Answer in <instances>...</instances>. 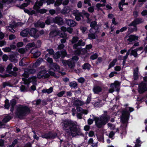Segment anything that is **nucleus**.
Segmentation results:
<instances>
[{"label": "nucleus", "instance_id": "58836bf2", "mask_svg": "<svg viewBox=\"0 0 147 147\" xmlns=\"http://www.w3.org/2000/svg\"><path fill=\"white\" fill-rule=\"evenodd\" d=\"M28 71L25 68L24 69V73L22 75V76L26 78H28L30 74L28 72Z\"/></svg>", "mask_w": 147, "mask_h": 147}, {"label": "nucleus", "instance_id": "052dcab7", "mask_svg": "<svg viewBox=\"0 0 147 147\" xmlns=\"http://www.w3.org/2000/svg\"><path fill=\"white\" fill-rule=\"evenodd\" d=\"M53 20V18H48L46 20L45 22V23L47 24H49Z\"/></svg>", "mask_w": 147, "mask_h": 147}, {"label": "nucleus", "instance_id": "b1692460", "mask_svg": "<svg viewBox=\"0 0 147 147\" xmlns=\"http://www.w3.org/2000/svg\"><path fill=\"white\" fill-rule=\"evenodd\" d=\"M125 0H121V1L119 3V7L120 11L123 10V6L124 5H127L128 3H125Z\"/></svg>", "mask_w": 147, "mask_h": 147}, {"label": "nucleus", "instance_id": "bb28decb", "mask_svg": "<svg viewBox=\"0 0 147 147\" xmlns=\"http://www.w3.org/2000/svg\"><path fill=\"white\" fill-rule=\"evenodd\" d=\"M54 21L59 25L62 24L63 23L62 18L59 17H57L55 18L54 19Z\"/></svg>", "mask_w": 147, "mask_h": 147}, {"label": "nucleus", "instance_id": "f8f14e48", "mask_svg": "<svg viewBox=\"0 0 147 147\" xmlns=\"http://www.w3.org/2000/svg\"><path fill=\"white\" fill-rule=\"evenodd\" d=\"M62 63L63 65L66 66L68 65L69 67L72 68L74 66V62L72 60H69L68 61L63 60L62 61Z\"/></svg>", "mask_w": 147, "mask_h": 147}, {"label": "nucleus", "instance_id": "c85d7f7f", "mask_svg": "<svg viewBox=\"0 0 147 147\" xmlns=\"http://www.w3.org/2000/svg\"><path fill=\"white\" fill-rule=\"evenodd\" d=\"M82 13L77 11L75 14V19L78 21H80L81 19V17L82 16Z\"/></svg>", "mask_w": 147, "mask_h": 147}, {"label": "nucleus", "instance_id": "6ab92c4d", "mask_svg": "<svg viewBox=\"0 0 147 147\" xmlns=\"http://www.w3.org/2000/svg\"><path fill=\"white\" fill-rule=\"evenodd\" d=\"M102 90V88L99 86H96L94 87L93 91L95 94H98L101 92Z\"/></svg>", "mask_w": 147, "mask_h": 147}, {"label": "nucleus", "instance_id": "2eb2a0df", "mask_svg": "<svg viewBox=\"0 0 147 147\" xmlns=\"http://www.w3.org/2000/svg\"><path fill=\"white\" fill-rule=\"evenodd\" d=\"M17 56L16 54H11L9 56V60L11 62L15 63H16L18 61L17 59Z\"/></svg>", "mask_w": 147, "mask_h": 147}, {"label": "nucleus", "instance_id": "aec40b11", "mask_svg": "<svg viewBox=\"0 0 147 147\" xmlns=\"http://www.w3.org/2000/svg\"><path fill=\"white\" fill-rule=\"evenodd\" d=\"M139 73V69L138 67H137L134 69V71L133 78L134 80H137L138 79Z\"/></svg>", "mask_w": 147, "mask_h": 147}, {"label": "nucleus", "instance_id": "393cba45", "mask_svg": "<svg viewBox=\"0 0 147 147\" xmlns=\"http://www.w3.org/2000/svg\"><path fill=\"white\" fill-rule=\"evenodd\" d=\"M66 23L68 25L71 27H74L76 25V23L74 21L71 20H67Z\"/></svg>", "mask_w": 147, "mask_h": 147}, {"label": "nucleus", "instance_id": "473e14b6", "mask_svg": "<svg viewBox=\"0 0 147 147\" xmlns=\"http://www.w3.org/2000/svg\"><path fill=\"white\" fill-rule=\"evenodd\" d=\"M96 25L97 22L95 21L90 22V26L92 28L90 30V32H93L92 31L93 28H94Z\"/></svg>", "mask_w": 147, "mask_h": 147}, {"label": "nucleus", "instance_id": "f03ea898", "mask_svg": "<svg viewBox=\"0 0 147 147\" xmlns=\"http://www.w3.org/2000/svg\"><path fill=\"white\" fill-rule=\"evenodd\" d=\"M30 108L27 106L20 105L16 109V115L17 118L20 119L30 113Z\"/></svg>", "mask_w": 147, "mask_h": 147}, {"label": "nucleus", "instance_id": "8fccbe9b", "mask_svg": "<svg viewBox=\"0 0 147 147\" xmlns=\"http://www.w3.org/2000/svg\"><path fill=\"white\" fill-rule=\"evenodd\" d=\"M97 138L99 141L102 142H104V140L103 134L98 135L97 136Z\"/></svg>", "mask_w": 147, "mask_h": 147}, {"label": "nucleus", "instance_id": "2f4dec72", "mask_svg": "<svg viewBox=\"0 0 147 147\" xmlns=\"http://www.w3.org/2000/svg\"><path fill=\"white\" fill-rule=\"evenodd\" d=\"M11 119V117L9 115H7L3 119L2 121L3 123H6L8 122Z\"/></svg>", "mask_w": 147, "mask_h": 147}, {"label": "nucleus", "instance_id": "a878e982", "mask_svg": "<svg viewBox=\"0 0 147 147\" xmlns=\"http://www.w3.org/2000/svg\"><path fill=\"white\" fill-rule=\"evenodd\" d=\"M71 11V9L69 7H64L61 11V13L63 14H67Z\"/></svg>", "mask_w": 147, "mask_h": 147}, {"label": "nucleus", "instance_id": "69168bd1", "mask_svg": "<svg viewBox=\"0 0 147 147\" xmlns=\"http://www.w3.org/2000/svg\"><path fill=\"white\" fill-rule=\"evenodd\" d=\"M108 127H109L111 130H114L115 129V126L113 125L110 123H108L107 124Z\"/></svg>", "mask_w": 147, "mask_h": 147}, {"label": "nucleus", "instance_id": "4c0bfd02", "mask_svg": "<svg viewBox=\"0 0 147 147\" xmlns=\"http://www.w3.org/2000/svg\"><path fill=\"white\" fill-rule=\"evenodd\" d=\"M49 56V55L48 54L46 55L45 56V59L48 62L50 63L51 64H52L53 59L52 58L48 57Z\"/></svg>", "mask_w": 147, "mask_h": 147}, {"label": "nucleus", "instance_id": "e433bc0d", "mask_svg": "<svg viewBox=\"0 0 147 147\" xmlns=\"http://www.w3.org/2000/svg\"><path fill=\"white\" fill-rule=\"evenodd\" d=\"M117 59H114L113 61L110 63L109 65V68L108 69H109L111 67H113L114 66L116 62L117 61Z\"/></svg>", "mask_w": 147, "mask_h": 147}, {"label": "nucleus", "instance_id": "20e7f679", "mask_svg": "<svg viewBox=\"0 0 147 147\" xmlns=\"http://www.w3.org/2000/svg\"><path fill=\"white\" fill-rule=\"evenodd\" d=\"M134 109L132 108H127L126 110L124 111L122 113V115L121 117V120L123 122H126L127 121L130 113L127 111L129 110L130 112H132Z\"/></svg>", "mask_w": 147, "mask_h": 147}, {"label": "nucleus", "instance_id": "ea45409f", "mask_svg": "<svg viewBox=\"0 0 147 147\" xmlns=\"http://www.w3.org/2000/svg\"><path fill=\"white\" fill-rule=\"evenodd\" d=\"M77 110L78 111L80 112L81 113L85 114H87L88 112L87 110H84L82 108L80 107H78L77 108Z\"/></svg>", "mask_w": 147, "mask_h": 147}, {"label": "nucleus", "instance_id": "7c9ffc66", "mask_svg": "<svg viewBox=\"0 0 147 147\" xmlns=\"http://www.w3.org/2000/svg\"><path fill=\"white\" fill-rule=\"evenodd\" d=\"M35 44L34 42L32 43H28L26 46V49L27 50H29L30 48L34 47L35 46Z\"/></svg>", "mask_w": 147, "mask_h": 147}, {"label": "nucleus", "instance_id": "ddd939ff", "mask_svg": "<svg viewBox=\"0 0 147 147\" xmlns=\"http://www.w3.org/2000/svg\"><path fill=\"white\" fill-rule=\"evenodd\" d=\"M144 22L143 19L141 18H138L135 20L131 23L129 24V26H135L137 24H140Z\"/></svg>", "mask_w": 147, "mask_h": 147}, {"label": "nucleus", "instance_id": "dca6fc26", "mask_svg": "<svg viewBox=\"0 0 147 147\" xmlns=\"http://www.w3.org/2000/svg\"><path fill=\"white\" fill-rule=\"evenodd\" d=\"M29 29L28 28H26L22 31L20 33V35L23 37H27L29 34Z\"/></svg>", "mask_w": 147, "mask_h": 147}, {"label": "nucleus", "instance_id": "423d86ee", "mask_svg": "<svg viewBox=\"0 0 147 147\" xmlns=\"http://www.w3.org/2000/svg\"><path fill=\"white\" fill-rule=\"evenodd\" d=\"M61 30L63 31V32H57L56 31H52L50 33V35L52 37H53L56 36L57 35H59L61 37L63 38L66 36V34L64 32L67 30V29L66 27L63 26L61 28Z\"/></svg>", "mask_w": 147, "mask_h": 147}, {"label": "nucleus", "instance_id": "a211bd4d", "mask_svg": "<svg viewBox=\"0 0 147 147\" xmlns=\"http://www.w3.org/2000/svg\"><path fill=\"white\" fill-rule=\"evenodd\" d=\"M50 67L53 69L54 71H59V66L55 63H53L50 65Z\"/></svg>", "mask_w": 147, "mask_h": 147}, {"label": "nucleus", "instance_id": "6e6552de", "mask_svg": "<svg viewBox=\"0 0 147 147\" xmlns=\"http://www.w3.org/2000/svg\"><path fill=\"white\" fill-rule=\"evenodd\" d=\"M132 49L131 48L130 49L131 55H133L135 57H137L138 54H140L143 52V51H142L141 52H140V51L142 50L143 47H142L134 50Z\"/></svg>", "mask_w": 147, "mask_h": 147}, {"label": "nucleus", "instance_id": "4be33fe9", "mask_svg": "<svg viewBox=\"0 0 147 147\" xmlns=\"http://www.w3.org/2000/svg\"><path fill=\"white\" fill-rule=\"evenodd\" d=\"M88 144H90L91 147H97V142L94 141L92 138H90L88 141Z\"/></svg>", "mask_w": 147, "mask_h": 147}, {"label": "nucleus", "instance_id": "9d476101", "mask_svg": "<svg viewBox=\"0 0 147 147\" xmlns=\"http://www.w3.org/2000/svg\"><path fill=\"white\" fill-rule=\"evenodd\" d=\"M37 77L36 76H33L29 78L28 79H26L24 81V84H29V83L31 82H34V84H37Z\"/></svg>", "mask_w": 147, "mask_h": 147}, {"label": "nucleus", "instance_id": "39448f33", "mask_svg": "<svg viewBox=\"0 0 147 147\" xmlns=\"http://www.w3.org/2000/svg\"><path fill=\"white\" fill-rule=\"evenodd\" d=\"M120 84V82L117 81H115L114 83L111 84L110 88L109 90V92L112 93L115 90L118 91L119 90Z\"/></svg>", "mask_w": 147, "mask_h": 147}, {"label": "nucleus", "instance_id": "49530a36", "mask_svg": "<svg viewBox=\"0 0 147 147\" xmlns=\"http://www.w3.org/2000/svg\"><path fill=\"white\" fill-rule=\"evenodd\" d=\"M88 37L89 39H94L96 38V35L95 34L91 33L88 34Z\"/></svg>", "mask_w": 147, "mask_h": 147}, {"label": "nucleus", "instance_id": "1a4fd4ad", "mask_svg": "<svg viewBox=\"0 0 147 147\" xmlns=\"http://www.w3.org/2000/svg\"><path fill=\"white\" fill-rule=\"evenodd\" d=\"M34 26L35 28H32L29 30V34L31 36H33L35 39L37 38V22L35 21L34 23Z\"/></svg>", "mask_w": 147, "mask_h": 147}, {"label": "nucleus", "instance_id": "7ed1b4c3", "mask_svg": "<svg viewBox=\"0 0 147 147\" xmlns=\"http://www.w3.org/2000/svg\"><path fill=\"white\" fill-rule=\"evenodd\" d=\"M110 119V117L109 115L105 114H102L99 118H95L96 124L98 128H100L102 125H105Z\"/></svg>", "mask_w": 147, "mask_h": 147}, {"label": "nucleus", "instance_id": "c756f323", "mask_svg": "<svg viewBox=\"0 0 147 147\" xmlns=\"http://www.w3.org/2000/svg\"><path fill=\"white\" fill-rule=\"evenodd\" d=\"M25 68L28 70V71L30 74H34L36 71L35 69L32 68L30 66H29Z\"/></svg>", "mask_w": 147, "mask_h": 147}, {"label": "nucleus", "instance_id": "3c124183", "mask_svg": "<svg viewBox=\"0 0 147 147\" xmlns=\"http://www.w3.org/2000/svg\"><path fill=\"white\" fill-rule=\"evenodd\" d=\"M79 39V38L78 37H73L71 40V42L72 44H74Z\"/></svg>", "mask_w": 147, "mask_h": 147}, {"label": "nucleus", "instance_id": "412c9836", "mask_svg": "<svg viewBox=\"0 0 147 147\" xmlns=\"http://www.w3.org/2000/svg\"><path fill=\"white\" fill-rule=\"evenodd\" d=\"M85 45V43L84 42H83L81 39L80 40L77 44H75L73 46V48L74 49H76L78 46H84Z\"/></svg>", "mask_w": 147, "mask_h": 147}, {"label": "nucleus", "instance_id": "de8ad7c7", "mask_svg": "<svg viewBox=\"0 0 147 147\" xmlns=\"http://www.w3.org/2000/svg\"><path fill=\"white\" fill-rule=\"evenodd\" d=\"M90 66L89 64L86 63L83 65L82 67L84 69L89 70L90 68Z\"/></svg>", "mask_w": 147, "mask_h": 147}, {"label": "nucleus", "instance_id": "603ef678", "mask_svg": "<svg viewBox=\"0 0 147 147\" xmlns=\"http://www.w3.org/2000/svg\"><path fill=\"white\" fill-rule=\"evenodd\" d=\"M13 67V65L12 63H9L7 66L6 68V71H10V70H11L12 69Z\"/></svg>", "mask_w": 147, "mask_h": 147}, {"label": "nucleus", "instance_id": "37998d69", "mask_svg": "<svg viewBox=\"0 0 147 147\" xmlns=\"http://www.w3.org/2000/svg\"><path fill=\"white\" fill-rule=\"evenodd\" d=\"M30 53L33 54L34 57L35 58H37V50L36 49H32L30 51Z\"/></svg>", "mask_w": 147, "mask_h": 147}, {"label": "nucleus", "instance_id": "680f3d73", "mask_svg": "<svg viewBox=\"0 0 147 147\" xmlns=\"http://www.w3.org/2000/svg\"><path fill=\"white\" fill-rule=\"evenodd\" d=\"M105 6V4H101L98 3L96 4V7L98 9V10L100 9V7H104Z\"/></svg>", "mask_w": 147, "mask_h": 147}, {"label": "nucleus", "instance_id": "5fc2aeb1", "mask_svg": "<svg viewBox=\"0 0 147 147\" xmlns=\"http://www.w3.org/2000/svg\"><path fill=\"white\" fill-rule=\"evenodd\" d=\"M61 56L60 52L59 51L57 52L54 55V58L55 59L59 58Z\"/></svg>", "mask_w": 147, "mask_h": 147}, {"label": "nucleus", "instance_id": "a18cd8bd", "mask_svg": "<svg viewBox=\"0 0 147 147\" xmlns=\"http://www.w3.org/2000/svg\"><path fill=\"white\" fill-rule=\"evenodd\" d=\"M135 147H140L141 146V142L140 140L139 139H137L135 142Z\"/></svg>", "mask_w": 147, "mask_h": 147}, {"label": "nucleus", "instance_id": "0e129e2a", "mask_svg": "<svg viewBox=\"0 0 147 147\" xmlns=\"http://www.w3.org/2000/svg\"><path fill=\"white\" fill-rule=\"evenodd\" d=\"M47 12V10L44 9H37V13H45Z\"/></svg>", "mask_w": 147, "mask_h": 147}, {"label": "nucleus", "instance_id": "4468645a", "mask_svg": "<svg viewBox=\"0 0 147 147\" xmlns=\"http://www.w3.org/2000/svg\"><path fill=\"white\" fill-rule=\"evenodd\" d=\"M17 104L16 100L15 99H11L10 101V104L11 107L10 108V111L11 112H13L14 109L15 107Z\"/></svg>", "mask_w": 147, "mask_h": 147}, {"label": "nucleus", "instance_id": "09e8293b", "mask_svg": "<svg viewBox=\"0 0 147 147\" xmlns=\"http://www.w3.org/2000/svg\"><path fill=\"white\" fill-rule=\"evenodd\" d=\"M26 51H27L26 48H22L19 49L18 50V51L20 53L23 54L25 53Z\"/></svg>", "mask_w": 147, "mask_h": 147}, {"label": "nucleus", "instance_id": "864d4df0", "mask_svg": "<svg viewBox=\"0 0 147 147\" xmlns=\"http://www.w3.org/2000/svg\"><path fill=\"white\" fill-rule=\"evenodd\" d=\"M77 85L76 82H70L69 84V86L73 88H75Z\"/></svg>", "mask_w": 147, "mask_h": 147}, {"label": "nucleus", "instance_id": "a19ab883", "mask_svg": "<svg viewBox=\"0 0 147 147\" xmlns=\"http://www.w3.org/2000/svg\"><path fill=\"white\" fill-rule=\"evenodd\" d=\"M25 61V59L24 58L22 59L19 62V65L20 66H26L28 65V64H25L24 62Z\"/></svg>", "mask_w": 147, "mask_h": 147}, {"label": "nucleus", "instance_id": "72a5a7b5", "mask_svg": "<svg viewBox=\"0 0 147 147\" xmlns=\"http://www.w3.org/2000/svg\"><path fill=\"white\" fill-rule=\"evenodd\" d=\"M53 91V88L51 87L48 89H43L42 90V92L44 93H47L48 94L51 93Z\"/></svg>", "mask_w": 147, "mask_h": 147}, {"label": "nucleus", "instance_id": "4d7b16f0", "mask_svg": "<svg viewBox=\"0 0 147 147\" xmlns=\"http://www.w3.org/2000/svg\"><path fill=\"white\" fill-rule=\"evenodd\" d=\"M28 5L29 4L28 3H24L20 6L19 7L21 9H24L25 7H27Z\"/></svg>", "mask_w": 147, "mask_h": 147}, {"label": "nucleus", "instance_id": "5701e85b", "mask_svg": "<svg viewBox=\"0 0 147 147\" xmlns=\"http://www.w3.org/2000/svg\"><path fill=\"white\" fill-rule=\"evenodd\" d=\"M138 37L134 35H131L129 36L128 38L127 39V41L129 42H132L138 40Z\"/></svg>", "mask_w": 147, "mask_h": 147}, {"label": "nucleus", "instance_id": "bf43d9fd", "mask_svg": "<svg viewBox=\"0 0 147 147\" xmlns=\"http://www.w3.org/2000/svg\"><path fill=\"white\" fill-rule=\"evenodd\" d=\"M2 58L3 61H6L8 59H9V57H8L7 55L4 54L3 55Z\"/></svg>", "mask_w": 147, "mask_h": 147}, {"label": "nucleus", "instance_id": "0eeeda50", "mask_svg": "<svg viewBox=\"0 0 147 147\" xmlns=\"http://www.w3.org/2000/svg\"><path fill=\"white\" fill-rule=\"evenodd\" d=\"M138 91L140 93H142L147 90V84L144 83L143 82L139 84L138 89Z\"/></svg>", "mask_w": 147, "mask_h": 147}, {"label": "nucleus", "instance_id": "79ce46f5", "mask_svg": "<svg viewBox=\"0 0 147 147\" xmlns=\"http://www.w3.org/2000/svg\"><path fill=\"white\" fill-rule=\"evenodd\" d=\"M53 71H54L53 69L50 67V69L48 70V72L50 75L56 77L57 76Z\"/></svg>", "mask_w": 147, "mask_h": 147}, {"label": "nucleus", "instance_id": "9b49d317", "mask_svg": "<svg viewBox=\"0 0 147 147\" xmlns=\"http://www.w3.org/2000/svg\"><path fill=\"white\" fill-rule=\"evenodd\" d=\"M46 70L44 69L39 71L37 74V78H40L44 77L45 78L49 77V75L47 74H46Z\"/></svg>", "mask_w": 147, "mask_h": 147}, {"label": "nucleus", "instance_id": "cd10ccee", "mask_svg": "<svg viewBox=\"0 0 147 147\" xmlns=\"http://www.w3.org/2000/svg\"><path fill=\"white\" fill-rule=\"evenodd\" d=\"M84 104V102L78 99L75 100L74 103V105L76 106H82Z\"/></svg>", "mask_w": 147, "mask_h": 147}, {"label": "nucleus", "instance_id": "e2e57ef3", "mask_svg": "<svg viewBox=\"0 0 147 147\" xmlns=\"http://www.w3.org/2000/svg\"><path fill=\"white\" fill-rule=\"evenodd\" d=\"M75 50V54L76 55H79L80 54V49L78 48L77 47V48L76 49H74Z\"/></svg>", "mask_w": 147, "mask_h": 147}, {"label": "nucleus", "instance_id": "c03bdc74", "mask_svg": "<svg viewBox=\"0 0 147 147\" xmlns=\"http://www.w3.org/2000/svg\"><path fill=\"white\" fill-rule=\"evenodd\" d=\"M7 72L8 74L12 76H13L15 77H16L18 75L17 74L16 72L11 71V70L7 71Z\"/></svg>", "mask_w": 147, "mask_h": 147}, {"label": "nucleus", "instance_id": "13d9d810", "mask_svg": "<svg viewBox=\"0 0 147 147\" xmlns=\"http://www.w3.org/2000/svg\"><path fill=\"white\" fill-rule=\"evenodd\" d=\"M2 50L5 52H9L11 51V49L9 47H6L3 48Z\"/></svg>", "mask_w": 147, "mask_h": 147}, {"label": "nucleus", "instance_id": "6e6d98bb", "mask_svg": "<svg viewBox=\"0 0 147 147\" xmlns=\"http://www.w3.org/2000/svg\"><path fill=\"white\" fill-rule=\"evenodd\" d=\"M47 0H40V1L37 2V7L38 6H41L43 5V3L46 2Z\"/></svg>", "mask_w": 147, "mask_h": 147}, {"label": "nucleus", "instance_id": "f704fd0d", "mask_svg": "<svg viewBox=\"0 0 147 147\" xmlns=\"http://www.w3.org/2000/svg\"><path fill=\"white\" fill-rule=\"evenodd\" d=\"M4 107L5 109H8L10 106V102L9 103V100L6 99L5 102Z\"/></svg>", "mask_w": 147, "mask_h": 147}, {"label": "nucleus", "instance_id": "338daca9", "mask_svg": "<svg viewBox=\"0 0 147 147\" xmlns=\"http://www.w3.org/2000/svg\"><path fill=\"white\" fill-rule=\"evenodd\" d=\"M82 13L84 15L86 16L87 18V19L89 18V16H90L89 14L88 13L86 12L85 11H83L82 12Z\"/></svg>", "mask_w": 147, "mask_h": 147}, {"label": "nucleus", "instance_id": "f3484780", "mask_svg": "<svg viewBox=\"0 0 147 147\" xmlns=\"http://www.w3.org/2000/svg\"><path fill=\"white\" fill-rule=\"evenodd\" d=\"M42 137L47 139L48 138H54L56 136V135L52 136L51 133L49 132L48 133L42 135Z\"/></svg>", "mask_w": 147, "mask_h": 147}, {"label": "nucleus", "instance_id": "f257e3e1", "mask_svg": "<svg viewBox=\"0 0 147 147\" xmlns=\"http://www.w3.org/2000/svg\"><path fill=\"white\" fill-rule=\"evenodd\" d=\"M61 124L63 129L69 135L74 136L80 132V129L76 121L67 120L63 121Z\"/></svg>", "mask_w": 147, "mask_h": 147}, {"label": "nucleus", "instance_id": "c9c22d12", "mask_svg": "<svg viewBox=\"0 0 147 147\" xmlns=\"http://www.w3.org/2000/svg\"><path fill=\"white\" fill-rule=\"evenodd\" d=\"M27 86L26 87L24 85H22L20 88V90L22 92H27L28 90V86L29 84L27 85Z\"/></svg>", "mask_w": 147, "mask_h": 147}, {"label": "nucleus", "instance_id": "774afa93", "mask_svg": "<svg viewBox=\"0 0 147 147\" xmlns=\"http://www.w3.org/2000/svg\"><path fill=\"white\" fill-rule=\"evenodd\" d=\"M98 57V55L97 54L95 53L92 55L90 57V59L92 60H94L96 59Z\"/></svg>", "mask_w": 147, "mask_h": 147}]
</instances>
